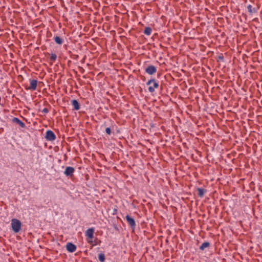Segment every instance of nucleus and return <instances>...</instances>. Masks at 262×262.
<instances>
[{"mask_svg": "<svg viewBox=\"0 0 262 262\" xmlns=\"http://www.w3.org/2000/svg\"><path fill=\"white\" fill-rule=\"evenodd\" d=\"M146 85L148 86V91L151 93L155 91V89L159 86V82L155 78H151L146 82Z\"/></svg>", "mask_w": 262, "mask_h": 262, "instance_id": "obj_1", "label": "nucleus"}, {"mask_svg": "<svg viewBox=\"0 0 262 262\" xmlns=\"http://www.w3.org/2000/svg\"><path fill=\"white\" fill-rule=\"evenodd\" d=\"M11 225L13 231L15 233H18L21 229V223L16 219H13L11 220Z\"/></svg>", "mask_w": 262, "mask_h": 262, "instance_id": "obj_2", "label": "nucleus"}, {"mask_svg": "<svg viewBox=\"0 0 262 262\" xmlns=\"http://www.w3.org/2000/svg\"><path fill=\"white\" fill-rule=\"evenodd\" d=\"M45 138L47 141H53L56 139V137L52 130L49 129L46 131Z\"/></svg>", "mask_w": 262, "mask_h": 262, "instance_id": "obj_3", "label": "nucleus"}, {"mask_svg": "<svg viewBox=\"0 0 262 262\" xmlns=\"http://www.w3.org/2000/svg\"><path fill=\"white\" fill-rule=\"evenodd\" d=\"M30 85L26 87V90L35 91L37 88L38 81L36 79H29Z\"/></svg>", "mask_w": 262, "mask_h": 262, "instance_id": "obj_4", "label": "nucleus"}, {"mask_svg": "<svg viewBox=\"0 0 262 262\" xmlns=\"http://www.w3.org/2000/svg\"><path fill=\"white\" fill-rule=\"evenodd\" d=\"M94 228H91L88 229L85 232V236L88 237V242L90 244L93 243L92 239L94 237Z\"/></svg>", "mask_w": 262, "mask_h": 262, "instance_id": "obj_5", "label": "nucleus"}, {"mask_svg": "<svg viewBox=\"0 0 262 262\" xmlns=\"http://www.w3.org/2000/svg\"><path fill=\"white\" fill-rule=\"evenodd\" d=\"M157 67L152 64L148 65L145 69V72L150 75L155 74L157 72Z\"/></svg>", "mask_w": 262, "mask_h": 262, "instance_id": "obj_6", "label": "nucleus"}, {"mask_svg": "<svg viewBox=\"0 0 262 262\" xmlns=\"http://www.w3.org/2000/svg\"><path fill=\"white\" fill-rule=\"evenodd\" d=\"M125 219H126V222H127L128 225L130 226L131 228L133 230H134L136 228V222H135L134 219H133L130 215H129L128 214L126 215Z\"/></svg>", "mask_w": 262, "mask_h": 262, "instance_id": "obj_7", "label": "nucleus"}, {"mask_svg": "<svg viewBox=\"0 0 262 262\" xmlns=\"http://www.w3.org/2000/svg\"><path fill=\"white\" fill-rule=\"evenodd\" d=\"M66 248L68 251L72 253L76 251L77 247L72 243H68L66 245Z\"/></svg>", "mask_w": 262, "mask_h": 262, "instance_id": "obj_8", "label": "nucleus"}, {"mask_svg": "<svg viewBox=\"0 0 262 262\" xmlns=\"http://www.w3.org/2000/svg\"><path fill=\"white\" fill-rule=\"evenodd\" d=\"M12 122L19 125L21 128H25L26 127L25 123L17 117H13L12 119Z\"/></svg>", "mask_w": 262, "mask_h": 262, "instance_id": "obj_9", "label": "nucleus"}, {"mask_svg": "<svg viewBox=\"0 0 262 262\" xmlns=\"http://www.w3.org/2000/svg\"><path fill=\"white\" fill-rule=\"evenodd\" d=\"M71 104L73 106V110L78 111L80 108V104L78 101L76 99H73L71 100Z\"/></svg>", "mask_w": 262, "mask_h": 262, "instance_id": "obj_10", "label": "nucleus"}, {"mask_svg": "<svg viewBox=\"0 0 262 262\" xmlns=\"http://www.w3.org/2000/svg\"><path fill=\"white\" fill-rule=\"evenodd\" d=\"M74 168L72 167H67L64 172V173L67 176H72L74 172Z\"/></svg>", "mask_w": 262, "mask_h": 262, "instance_id": "obj_11", "label": "nucleus"}, {"mask_svg": "<svg viewBox=\"0 0 262 262\" xmlns=\"http://www.w3.org/2000/svg\"><path fill=\"white\" fill-rule=\"evenodd\" d=\"M115 125L112 124L110 127H106L105 128V133L107 135H111L113 132V130L114 129V127Z\"/></svg>", "mask_w": 262, "mask_h": 262, "instance_id": "obj_12", "label": "nucleus"}, {"mask_svg": "<svg viewBox=\"0 0 262 262\" xmlns=\"http://www.w3.org/2000/svg\"><path fill=\"white\" fill-rule=\"evenodd\" d=\"M196 189L198 191V196L201 198L204 196L205 193L207 191L206 189L202 188H198Z\"/></svg>", "mask_w": 262, "mask_h": 262, "instance_id": "obj_13", "label": "nucleus"}, {"mask_svg": "<svg viewBox=\"0 0 262 262\" xmlns=\"http://www.w3.org/2000/svg\"><path fill=\"white\" fill-rule=\"evenodd\" d=\"M54 40L55 42L59 45H62L63 42V39L58 36H55L54 37Z\"/></svg>", "mask_w": 262, "mask_h": 262, "instance_id": "obj_14", "label": "nucleus"}, {"mask_svg": "<svg viewBox=\"0 0 262 262\" xmlns=\"http://www.w3.org/2000/svg\"><path fill=\"white\" fill-rule=\"evenodd\" d=\"M210 246V243L208 242H204L200 247V249L203 251L206 248Z\"/></svg>", "mask_w": 262, "mask_h": 262, "instance_id": "obj_15", "label": "nucleus"}, {"mask_svg": "<svg viewBox=\"0 0 262 262\" xmlns=\"http://www.w3.org/2000/svg\"><path fill=\"white\" fill-rule=\"evenodd\" d=\"M152 29L149 27H145L144 30V33L146 35H150L151 33Z\"/></svg>", "mask_w": 262, "mask_h": 262, "instance_id": "obj_16", "label": "nucleus"}, {"mask_svg": "<svg viewBox=\"0 0 262 262\" xmlns=\"http://www.w3.org/2000/svg\"><path fill=\"white\" fill-rule=\"evenodd\" d=\"M57 59V55L55 53H51L50 57V60L52 62H54ZM53 63H51L50 64L52 65Z\"/></svg>", "mask_w": 262, "mask_h": 262, "instance_id": "obj_17", "label": "nucleus"}, {"mask_svg": "<svg viewBox=\"0 0 262 262\" xmlns=\"http://www.w3.org/2000/svg\"><path fill=\"white\" fill-rule=\"evenodd\" d=\"M98 259L100 262H104L105 257L104 254L100 253L98 255Z\"/></svg>", "mask_w": 262, "mask_h": 262, "instance_id": "obj_18", "label": "nucleus"}, {"mask_svg": "<svg viewBox=\"0 0 262 262\" xmlns=\"http://www.w3.org/2000/svg\"><path fill=\"white\" fill-rule=\"evenodd\" d=\"M247 9L248 11L251 14L255 12V9L253 8L251 5H249L247 6Z\"/></svg>", "mask_w": 262, "mask_h": 262, "instance_id": "obj_19", "label": "nucleus"}, {"mask_svg": "<svg viewBox=\"0 0 262 262\" xmlns=\"http://www.w3.org/2000/svg\"><path fill=\"white\" fill-rule=\"evenodd\" d=\"M224 56L222 54H221L219 56H218V58H217V61L218 62H223L224 61Z\"/></svg>", "mask_w": 262, "mask_h": 262, "instance_id": "obj_20", "label": "nucleus"}, {"mask_svg": "<svg viewBox=\"0 0 262 262\" xmlns=\"http://www.w3.org/2000/svg\"><path fill=\"white\" fill-rule=\"evenodd\" d=\"M42 112L44 113L45 114H47L49 113V111L48 108H44L42 111Z\"/></svg>", "mask_w": 262, "mask_h": 262, "instance_id": "obj_21", "label": "nucleus"}, {"mask_svg": "<svg viewBox=\"0 0 262 262\" xmlns=\"http://www.w3.org/2000/svg\"><path fill=\"white\" fill-rule=\"evenodd\" d=\"M224 99L227 101V100H228V98H227V97H224Z\"/></svg>", "mask_w": 262, "mask_h": 262, "instance_id": "obj_22", "label": "nucleus"}, {"mask_svg": "<svg viewBox=\"0 0 262 262\" xmlns=\"http://www.w3.org/2000/svg\"><path fill=\"white\" fill-rule=\"evenodd\" d=\"M232 162L234 163V159L232 160Z\"/></svg>", "mask_w": 262, "mask_h": 262, "instance_id": "obj_23", "label": "nucleus"}, {"mask_svg": "<svg viewBox=\"0 0 262 262\" xmlns=\"http://www.w3.org/2000/svg\"><path fill=\"white\" fill-rule=\"evenodd\" d=\"M227 155L228 157L229 156V154H228Z\"/></svg>", "mask_w": 262, "mask_h": 262, "instance_id": "obj_24", "label": "nucleus"}]
</instances>
